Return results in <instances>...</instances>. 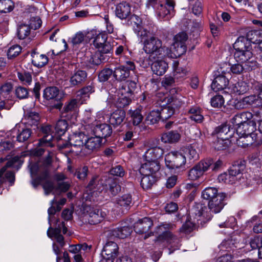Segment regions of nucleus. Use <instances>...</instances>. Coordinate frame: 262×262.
<instances>
[{
    "mask_svg": "<svg viewBox=\"0 0 262 262\" xmlns=\"http://www.w3.org/2000/svg\"><path fill=\"white\" fill-rule=\"evenodd\" d=\"M170 102L171 103V105L176 108H179L184 104V97L180 95L177 94L174 96H172L170 98Z\"/></svg>",
    "mask_w": 262,
    "mask_h": 262,
    "instance_id": "obj_61",
    "label": "nucleus"
},
{
    "mask_svg": "<svg viewBox=\"0 0 262 262\" xmlns=\"http://www.w3.org/2000/svg\"><path fill=\"white\" fill-rule=\"evenodd\" d=\"M125 113L122 110H118L113 112L110 118V123L114 125H120L124 120Z\"/></svg>",
    "mask_w": 262,
    "mask_h": 262,
    "instance_id": "obj_32",
    "label": "nucleus"
},
{
    "mask_svg": "<svg viewBox=\"0 0 262 262\" xmlns=\"http://www.w3.org/2000/svg\"><path fill=\"white\" fill-rule=\"evenodd\" d=\"M141 110L142 108H137L134 110H129L128 111V114L134 125H139L143 120V116L141 113Z\"/></svg>",
    "mask_w": 262,
    "mask_h": 262,
    "instance_id": "obj_38",
    "label": "nucleus"
},
{
    "mask_svg": "<svg viewBox=\"0 0 262 262\" xmlns=\"http://www.w3.org/2000/svg\"><path fill=\"white\" fill-rule=\"evenodd\" d=\"M31 28L26 24L19 26L17 28V34L19 39H24L27 38L30 34Z\"/></svg>",
    "mask_w": 262,
    "mask_h": 262,
    "instance_id": "obj_48",
    "label": "nucleus"
},
{
    "mask_svg": "<svg viewBox=\"0 0 262 262\" xmlns=\"http://www.w3.org/2000/svg\"><path fill=\"white\" fill-rule=\"evenodd\" d=\"M236 139V143L238 146L246 147L251 145H258L260 143L257 141V134L243 135L235 137Z\"/></svg>",
    "mask_w": 262,
    "mask_h": 262,
    "instance_id": "obj_18",
    "label": "nucleus"
},
{
    "mask_svg": "<svg viewBox=\"0 0 262 262\" xmlns=\"http://www.w3.org/2000/svg\"><path fill=\"white\" fill-rule=\"evenodd\" d=\"M110 172L112 175L121 178L123 177L125 174V171L124 168L119 165L113 166Z\"/></svg>",
    "mask_w": 262,
    "mask_h": 262,
    "instance_id": "obj_59",
    "label": "nucleus"
},
{
    "mask_svg": "<svg viewBox=\"0 0 262 262\" xmlns=\"http://www.w3.org/2000/svg\"><path fill=\"white\" fill-rule=\"evenodd\" d=\"M102 144V139L95 135L94 137H88L85 141L84 150L82 156L92 153L93 151L100 148Z\"/></svg>",
    "mask_w": 262,
    "mask_h": 262,
    "instance_id": "obj_15",
    "label": "nucleus"
},
{
    "mask_svg": "<svg viewBox=\"0 0 262 262\" xmlns=\"http://www.w3.org/2000/svg\"><path fill=\"white\" fill-rule=\"evenodd\" d=\"M127 24L132 27L135 33L138 36L143 37L148 34L147 31L142 27L141 18L136 15H132L127 20Z\"/></svg>",
    "mask_w": 262,
    "mask_h": 262,
    "instance_id": "obj_16",
    "label": "nucleus"
},
{
    "mask_svg": "<svg viewBox=\"0 0 262 262\" xmlns=\"http://www.w3.org/2000/svg\"><path fill=\"white\" fill-rule=\"evenodd\" d=\"M41 131L44 135L43 137L39 140V145L52 146L51 141L54 137V133L52 132V128L51 126L47 125L42 126Z\"/></svg>",
    "mask_w": 262,
    "mask_h": 262,
    "instance_id": "obj_21",
    "label": "nucleus"
},
{
    "mask_svg": "<svg viewBox=\"0 0 262 262\" xmlns=\"http://www.w3.org/2000/svg\"><path fill=\"white\" fill-rule=\"evenodd\" d=\"M163 154V150L160 147L156 146L148 149L144 155V158L146 160L158 161Z\"/></svg>",
    "mask_w": 262,
    "mask_h": 262,
    "instance_id": "obj_26",
    "label": "nucleus"
},
{
    "mask_svg": "<svg viewBox=\"0 0 262 262\" xmlns=\"http://www.w3.org/2000/svg\"><path fill=\"white\" fill-rule=\"evenodd\" d=\"M123 90L125 91V88H123L122 90H120L119 94H121V95L118 97L116 101V104L118 107H123L127 105L131 101L129 98L130 95L125 92H124Z\"/></svg>",
    "mask_w": 262,
    "mask_h": 262,
    "instance_id": "obj_39",
    "label": "nucleus"
},
{
    "mask_svg": "<svg viewBox=\"0 0 262 262\" xmlns=\"http://www.w3.org/2000/svg\"><path fill=\"white\" fill-rule=\"evenodd\" d=\"M216 133L217 134L219 137H227L229 135H231V137L232 136V134L234 132L233 129L230 128V126L227 124H222L220 126H218L215 130Z\"/></svg>",
    "mask_w": 262,
    "mask_h": 262,
    "instance_id": "obj_44",
    "label": "nucleus"
},
{
    "mask_svg": "<svg viewBox=\"0 0 262 262\" xmlns=\"http://www.w3.org/2000/svg\"><path fill=\"white\" fill-rule=\"evenodd\" d=\"M228 89H231V92L237 93L239 95L245 93L247 91L246 84L244 82L237 83L234 85H232V87L231 86H230Z\"/></svg>",
    "mask_w": 262,
    "mask_h": 262,
    "instance_id": "obj_52",
    "label": "nucleus"
},
{
    "mask_svg": "<svg viewBox=\"0 0 262 262\" xmlns=\"http://www.w3.org/2000/svg\"><path fill=\"white\" fill-rule=\"evenodd\" d=\"M68 128V123L65 120H58L55 127L56 133L59 136L63 135Z\"/></svg>",
    "mask_w": 262,
    "mask_h": 262,
    "instance_id": "obj_55",
    "label": "nucleus"
},
{
    "mask_svg": "<svg viewBox=\"0 0 262 262\" xmlns=\"http://www.w3.org/2000/svg\"><path fill=\"white\" fill-rule=\"evenodd\" d=\"M93 132L95 135L100 139L106 138L110 137L112 133L111 126L105 123L98 124L97 122L94 124Z\"/></svg>",
    "mask_w": 262,
    "mask_h": 262,
    "instance_id": "obj_19",
    "label": "nucleus"
},
{
    "mask_svg": "<svg viewBox=\"0 0 262 262\" xmlns=\"http://www.w3.org/2000/svg\"><path fill=\"white\" fill-rule=\"evenodd\" d=\"M211 159H206L200 161L191 169L188 173V178L191 180H195L201 177L212 164Z\"/></svg>",
    "mask_w": 262,
    "mask_h": 262,
    "instance_id": "obj_11",
    "label": "nucleus"
},
{
    "mask_svg": "<svg viewBox=\"0 0 262 262\" xmlns=\"http://www.w3.org/2000/svg\"><path fill=\"white\" fill-rule=\"evenodd\" d=\"M229 81L228 79L223 75H220L216 76L211 84L212 89L217 92L228 88Z\"/></svg>",
    "mask_w": 262,
    "mask_h": 262,
    "instance_id": "obj_25",
    "label": "nucleus"
},
{
    "mask_svg": "<svg viewBox=\"0 0 262 262\" xmlns=\"http://www.w3.org/2000/svg\"><path fill=\"white\" fill-rule=\"evenodd\" d=\"M118 247L114 242H108L103 247L102 256L105 259L106 262H114L118 254Z\"/></svg>",
    "mask_w": 262,
    "mask_h": 262,
    "instance_id": "obj_13",
    "label": "nucleus"
},
{
    "mask_svg": "<svg viewBox=\"0 0 262 262\" xmlns=\"http://www.w3.org/2000/svg\"><path fill=\"white\" fill-rule=\"evenodd\" d=\"M261 33L258 31L249 32L247 34V38L254 44H258L260 48H262V36Z\"/></svg>",
    "mask_w": 262,
    "mask_h": 262,
    "instance_id": "obj_42",
    "label": "nucleus"
},
{
    "mask_svg": "<svg viewBox=\"0 0 262 262\" xmlns=\"http://www.w3.org/2000/svg\"><path fill=\"white\" fill-rule=\"evenodd\" d=\"M211 105L213 107H221L224 104V99L222 95H217L211 99Z\"/></svg>",
    "mask_w": 262,
    "mask_h": 262,
    "instance_id": "obj_60",
    "label": "nucleus"
},
{
    "mask_svg": "<svg viewBox=\"0 0 262 262\" xmlns=\"http://www.w3.org/2000/svg\"><path fill=\"white\" fill-rule=\"evenodd\" d=\"M244 70L247 71L245 65L242 63H235L230 67V71L234 74H240Z\"/></svg>",
    "mask_w": 262,
    "mask_h": 262,
    "instance_id": "obj_64",
    "label": "nucleus"
},
{
    "mask_svg": "<svg viewBox=\"0 0 262 262\" xmlns=\"http://www.w3.org/2000/svg\"><path fill=\"white\" fill-rule=\"evenodd\" d=\"M57 224V222L56 223ZM62 232L63 234H66L67 231V229L65 226L64 223L63 222L56 225V227L53 228L51 227H49L47 231V235L51 238H54L56 239L57 242L59 244V246L57 245L55 243L53 244V250L56 255H57L56 257L57 262H70V259L68 253L67 252H64L63 254L62 257H60L58 255L61 252V248H62L65 243L64 241V238L61 234V232Z\"/></svg>",
    "mask_w": 262,
    "mask_h": 262,
    "instance_id": "obj_4",
    "label": "nucleus"
},
{
    "mask_svg": "<svg viewBox=\"0 0 262 262\" xmlns=\"http://www.w3.org/2000/svg\"><path fill=\"white\" fill-rule=\"evenodd\" d=\"M174 113V109L170 106H165L160 111L161 120L164 121L170 118Z\"/></svg>",
    "mask_w": 262,
    "mask_h": 262,
    "instance_id": "obj_51",
    "label": "nucleus"
},
{
    "mask_svg": "<svg viewBox=\"0 0 262 262\" xmlns=\"http://www.w3.org/2000/svg\"><path fill=\"white\" fill-rule=\"evenodd\" d=\"M148 3L156 10L159 19H169L173 15L174 3L171 0H148Z\"/></svg>",
    "mask_w": 262,
    "mask_h": 262,
    "instance_id": "obj_7",
    "label": "nucleus"
},
{
    "mask_svg": "<svg viewBox=\"0 0 262 262\" xmlns=\"http://www.w3.org/2000/svg\"><path fill=\"white\" fill-rule=\"evenodd\" d=\"M130 13V7L125 2H122L116 6V15L119 18L125 19Z\"/></svg>",
    "mask_w": 262,
    "mask_h": 262,
    "instance_id": "obj_28",
    "label": "nucleus"
},
{
    "mask_svg": "<svg viewBox=\"0 0 262 262\" xmlns=\"http://www.w3.org/2000/svg\"><path fill=\"white\" fill-rule=\"evenodd\" d=\"M170 227L168 224H162L157 227L156 233L159 235L156 241H161L163 239H166L169 240L170 238L173 237V234L169 231H167V229Z\"/></svg>",
    "mask_w": 262,
    "mask_h": 262,
    "instance_id": "obj_30",
    "label": "nucleus"
},
{
    "mask_svg": "<svg viewBox=\"0 0 262 262\" xmlns=\"http://www.w3.org/2000/svg\"><path fill=\"white\" fill-rule=\"evenodd\" d=\"M183 155H185L189 160H196L199 158V155L196 149L191 145L183 147L180 149Z\"/></svg>",
    "mask_w": 262,
    "mask_h": 262,
    "instance_id": "obj_41",
    "label": "nucleus"
},
{
    "mask_svg": "<svg viewBox=\"0 0 262 262\" xmlns=\"http://www.w3.org/2000/svg\"><path fill=\"white\" fill-rule=\"evenodd\" d=\"M141 180V185L143 189H148L151 187L156 181L155 175H142Z\"/></svg>",
    "mask_w": 262,
    "mask_h": 262,
    "instance_id": "obj_47",
    "label": "nucleus"
},
{
    "mask_svg": "<svg viewBox=\"0 0 262 262\" xmlns=\"http://www.w3.org/2000/svg\"><path fill=\"white\" fill-rule=\"evenodd\" d=\"M132 232L131 228L128 226H124L113 230L112 234L113 236L120 238H125L129 236Z\"/></svg>",
    "mask_w": 262,
    "mask_h": 262,
    "instance_id": "obj_40",
    "label": "nucleus"
},
{
    "mask_svg": "<svg viewBox=\"0 0 262 262\" xmlns=\"http://www.w3.org/2000/svg\"><path fill=\"white\" fill-rule=\"evenodd\" d=\"M52 163V158L49 155L43 161H39L29 165L32 180L31 183L36 188L41 184L46 195H48L54 189L53 183L50 179L49 168Z\"/></svg>",
    "mask_w": 262,
    "mask_h": 262,
    "instance_id": "obj_1",
    "label": "nucleus"
},
{
    "mask_svg": "<svg viewBox=\"0 0 262 262\" xmlns=\"http://www.w3.org/2000/svg\"><path fill=\"white\" fill-rule=\"evenodd\" d=\"M58 94L59 90L56 87H49L44 90L43 97L48 100H54L56 99Z\"/></svg>",
    "mask_w": 262,
    "mask_h": 262,
    "instance_id": "obj_45",
    "label": "nucleus"
},
{
    "mask_svg": "<svg viewBox=\"0 0 262 262\" xmlns=\"http://www.w3.org/2000/svg\"><path fill=\"white\" fill-rule=\"evenodd\" d=\"M31 56L32 62L36 67H42L48 62V58L45 55L39 54L34 52L31 54Z\"/></svg>",
    "mask_w": 262,
    "mask_h": 262,
    "instance_id": "obj_36",
    "label": "nucleus"
},
{
    "mask_svg": "<svg viewBox=\"0 0 262 262\" xmlns=\"http://www.w3.org/2000/svg\"><path fill=\"white\" fill-rule=\"evenodd\" d=\"M106 186L113 195H116L121 190L120 186L112 178L107 180Z\"/></svg>",
    "mask_w": 262,
    "mask_h": 262,
    "instance_id": "obj_46",
    "label": "nucleus"
},
{
    "mask_svg": "<svg viewBox=\"0 0 262 262\" xmlns=\"http://www.w3.org/2000/svg\"><path fill=\"white\" fill-rule=\"evenodd\" d=\"M106 213L100 210L93 209L85 216L90 224H96L102 221Z\"/></svg>",
    "mask_w": 262,
    "mask_h": 262,
    "instance_id": "obj_24",
    "label": "nucleus"
},
{
    "mask_svg": "<svg viewBox=\"0 0 262 262\" xmlns=\"http://www.w3.org/2000/svg\"><path fill=\"white\" fill-rule=\"evenodd\" d=\"M13 8L14 4L11 0H0V12H9Z\"/></svg>",
    "mask_w": 262,
    "mask_h": 262,
    "instance_id": "obj_50",
    "label": "nucleus"
},
{
    "mask_svg": "<svg viewBox=\"0 0 262 262\" xmlns=\"http://www.w3.org/2000/svg\"><path fill=\"white\" fill-rule=\"evenodd\" d=\"M19 79L26 85H30L32 82V76L29 72L18 73Z\"/></svg>",
    "mask_w": 262,
    "mask_h": 262,
    "instance_id": "obj_62",
    "label": "nucleus"
},
{
    "mask_svg": "<svg viewBox=\"0 0 262 262\" xmlns=\"http://www.w3.org/2000/svg\"><path fill=\"white\" fill-rule=\"evenodd\" d=\"M173 76L176 78L183 77L186 75L187 70L183 67H179V62L173 61L172 63Z\"/></svg>",
    "mask_w": 262,
    "mask_h": 262,
    "instance_id": "obj_49",
    "label": "nucleus"
},
{
    "mask_svg": "<svg viewBox=\"0 0 262 262\" xmlns=\"http://www.w3.org/2000/svg\"><path fill=\"white\" fill-rule=\"evenodd\" d=\"M12 90L10 83H6L0 88V94L4 98H7Z\"/></svg>",
    "mask_w": 262,
    "mask_h": 262,
    "instance_id": "obj_63",
    "label": "nucleus"
},
{
    "mask_svg": "<svg viewBox=\"0 0 262 262\" xmlns=\"http://www.w3.org/2000/svg\"><path fill=\"white\" fill-rule=\"evenodd\" d=\"M168 68V63L163 60H158L151 64V70L153 73L158 76L163 75Z\"/></svg>",
    "mask_w": 262,
    "mask_h": 262,
    "instance_id": "obj_29",
    "label": "nucleus"
},
{
    "mask_svg": "<svg viewBox=\"0 0 262 262\" xmlns=\"http://www.w3.org/2000/svg\"><path fill=\"white\" fill-rule=\"evenodd\" d=\"M181 135L174 130L169 131L162 134L161 140L164 143H176L179 141Z\"/></svg>",
    "mask_w": 262,
    "mask_h": 262,
    "instance_id": "obj_33",
    "label": "nucleus"
},
{
    "mask_svg": "<svg viewBox=\"0 0 262 262\" xmlns=\"http://www.w3.org/2000/svg\"><path fill=\"white\" fill-rule=\"evenodd\" d=\"M22 48L19 45L12 46L8 51V58H12L18 56L21 52Z\"/></svg>",
    "mask_w": 262,
    "mask_h": 262,
    "instance_id": "obj_57",
    "label": "nucleus"
},
{
    "mask_svg": "<svg viewBox=\"0 0 262 262\" xmlns=\"http://www.w3.org/2000/svg\"><path fill=\"white\" fill-rule=\"evenodd\" d=\"M226 196L225 193H220L215 199L209 201L208 207L210 210L215 213L220 212L225 205L224 201Z\"/></svg>",
    "mask_w": 262,
    "mask_h": 262,
    "instance_id": "obj_20",
    "label": "nucleus"
},
{
    "mask_svg": "<svg viewBox=\"0 0 262 262\" xmlns=\"http://www.w3.org/2000/svg\"><path fill=\"white\" fill-rule=\"evenodd\" d=\"M78 107L77 101L76 99H72L67 102L63 107V115L64 113H72L76 111Z\"/></svg>",
    "mask_w": 262,
    "mask_h": 262,
    "instance_id": "obj_54",
    "label": "nucleus"
},
{
    "mask_svg": "<svg viewBox=\"0 0 262 262\" xmlns=\"http://www.w3.org/2000/svg\"><path fill=\"white\" fill-rule=\"evenodd\" d=\"M161 120L160 111L153 110L151 111L147 116L146 121L150 124H155Z\"/></svg>",
    "mask_w": 262,
    "mask_h": 262,
    "instance_id": "obj_53",
    "label": "nucleus"
},
{
    "mask_svg": "<svg viewBox=\"0 0 262 262\" xmlns=\"http://www.w3.org/2000/svg\"><path fill=\"white\" fill-rule=\"evenodd\" d=\"M256 119L252 118L245 123L236 127V135L257 134L256 132Z\"/></svg>",
    "mask_w": 262,
    "mask_h": 262,
    "instance_id": "obj_14",
    "label": "nucleus"
},
{
    "mask_svg": "<svg viewBox=\"0 0 262 262\" xmlns=\"http://www.w3.org/2000/svg\"><path fill=\"white\" fill-rule=\"evenodd\" d=\"M220 193H217V190L214 187H208L205 188L202 193V198L204 199L211 201L217 198V195Z\"/></svg>",
    "mask_w": 262,
    "mask_h": 262,
    "instance_id": "obj_43",
    "label": "nucleus"
},
{
    "mask_svg": "<svg viewBox=\"0 0 262 262\" xmlns=\"http://www.w3.org/2000/svg\"><path fill=\"white\" fill-rule=\"evenodd\" d=\"M188 113L189 118L191 120L198 123H201L203 122L204 117L199 107L192 106L189 110Z\"/></svg>",
    "mask_w": 262,
    "mask_h": 262,
    "instance_id": "obj_37",
    "label": "nucleus"
},
{
    "mask_svg": "<svg viewBox=\"0 0 262 262\" xmlns=\"http://www.w3.org/2000/svg\"><path fill=\"white\" fill-rule=\"evenodd\" d=\"M24 123L29 126H37L39 120V114L34 112L25 113L23 119Z\"/></svg>",
    "mask_w": 262,
    "mask_h": 262,
    "instance_id": "obj_34",
    "label": "nucleus"
},
{
    "mask_svg": "<svg viewBox=\"0 0 262 262\" xmlns=\"http://www.w3.org/2000/svg\"><path fill=\"white\" fill-rule=\"evenodd\" d=\"M19 125H16L11 130L12 133L16 134V139L19 142L28 141L31 138L32 134L31 129L27 127L19 129Z\"/></svg>",
    "mask_w": 262,
    "mask_h": 262,
    "instance_id": "obj_23",
    "label": "nucleus"
},
{
    "mask_svg": "<svg viewBox=\"0 0 262 262\" xmlns=\"http://www.w3.org/2000/svg\"><path fill=\"white\" fill-rule=\"evenodd\" d=\"M165 165L169 169L183 168L186 162L185 155L181 150L172 151L165 157Z\"/></svg>",
    "mask_w": 262,
    "mask_h": 262,
    "instance_id": "obj_8",
    "label": "nucleus"
},
{
    "mask_svg": "<svg viewBox=\"0 0 262 262\" xmlns=\"http://www.w3.org/2000/svg\"><path fill=\"white\" fill-rule=\"evenodd\" d=\"M235 50L234 56L237 62L245 65L247 71H251L256 67L257 62L253 54L249 49V47L239 40H237L234 45Z\"/></svg>",
    "mask_w": 262,
    "mask_h": 262,
    "instance_id": "obj_5",
    "label": "nucleus"
},
{
    "mask_svg": "<svg viewBox=\"0 0 262 262\" xmlns=\"http://www.w3.org/2000/svg\"><path fill=\"white\" fill-rule=\"evenodd\" d=\"M257 95H250L247 97H245L243 99V101L248 104H254L257 106H261V103L260 102V100L258 98V94H256Z\"/></svg>",
    "mask_w": 262,
    "mask_h": 262,
    "instance_id": "obj_58",
    "label": "nucleus"
},
{
    "mask_svg": "<svg viewBox=\"0 0 262 262\" xmlns=\"http://www.w3.org/2000/svg\"><path fill=\"white\" fill-rule=\"evenodd\" d=\"M187 39V34L184 32H180L174 36L172 50L170 49V58H176L185 52V43Z\"/></svg>",
    "mask_w": 262,
    "mask_h": 262,
    "instance_id": "obj_9",
    "label": "nucleus"
},
{
    "mask_svg": "<svg viewBox=\"0 0 262 262\" xmlns=\"http://www.w3.org/2000/svg\"><path fill=\"white\" fill-rule=\"evenodd\" d=\"M135 68L134 62L127 61L125 65L119 66L115 69L113 71V77L117 81L125 80L129 77L130 71L134 70Z\"/></svg>",
    "mask_w": 262,
    "mask_h": 262,
    "instance_id": "obj_12",
    "label": "nucleus"
},
{
    "mask_svg": "<svg viewBox=\"0 0 262 262\" xmlns=\"http://www.w3.org/2000/svg\"><path fill=\"white\" fill-rule=\"evenodd\" d=\"M87 77L86 73L83 70H78L72 75L70 83L72 85H77L83 82Z\"/></svg>",
    "mask_w": 262,
    "mask_h": 262,
    "instance_id": "obj_35",
    "label": "nucleus"
},
{
    "mask_svg": "<svg viewBox=\"0 0 262 262\" xmlns=\"http://www.w3.org/2000/svg\"><path fill=\"white\" fill-rule=\"evenodd\" d=\"M107 35L104 31L99 32L96 34L93 45L97 52L92 56L91 62L95 65L107 61L112 53V47L110 42L107 41Z\"/></svg>",
    "mask_w": 262,
    "mask_h": 262,
    "instance_id": "obj_3",
    "label": "nucleus"
},
{
    "mask_svg": "<svg viewBox=\"0 0 262 262\" xmlns=\"http://www.w3.org/2000/svg\"><path fill=\"white\" fill-rule=\"evenodd\" d=\"M231 138V135L227 137H219L213 142V146L215 149L224 150L227 148L231 144V141L229 140Z\"/></svg>",
    "mask_w": 262,
    "mask_h": 262,
    "instance_id": "obj_31",
    "label": "nucleus"
},
{
    "mask_svg": "<svg viewBox=\"0 0 262 262\" xmlns=\"http://www.w3.org/2000/svg\"><path fill=\"white\" fill-rule=\"evenodd\" d=\"M252 114L249 112L235 115L231 120L232 124L236 127L253 118Z\"/></svg>",
    "mask_w": 262,
    "mask_h": 262,
    "instance_id": "obj_27",
    "label": "nucleus"
},
{
    "mask_svg": "<svg viewBox=\"0 0 262 262\" xmlns=\"http://www.w3.org/2000/svg\"><path fill=\"white\" fill-rule=\"evenodd\" d=\"M208 208L201 203H196L191 208L190 214V217H193V223L191 221L186 222L180 228V231L185 234L190 233L194 227V224H199V221L205 220H209L211 216L207 212Z\"/></svg>",
    "mask_w": 262,
    "mask_h": 262,
    "instance_id": "obj_6",
    "label": "nucleus"
},
{
    "mask_svg": "<svg viewBox=\"0 0 262 262\" xmlns=\"http://www.w3.org/2000/svg\"><path fill=\"white\" fill-rule=\"evenodd\" d=\"M113 70L110 68H105L102 70L99 74L98 78L101 82L107 81L112 75Z\"/></svg>",
    "mask_w": 262,
    "mask_h": 262,
    "instance_id": "obj_56",
    "label": "nucleus"
},
{
    "mask_svg": "<svg viewBox=\"0 0 262 262\" xmlns=\"http://www.w3.org/2000/svg\"><path fill=\"white\" fill-rule=\"evenodd\" d=\"M160 168L158 161L146 160L142 164L140 172L142 175H155Z\"/></svg>",
    "mask_w": 262,
    "mask_h": 262,
    "instance_id": "obj_17",
    "label": "nucleus"
},
{
    "mask_svg": "<svg viewBox=\"0 0 262 262\" xmlns=\"http://www.w3.org/2000/svg\"><path fill=\"white\" fill-rule=\"evenodd\" d=\"M86 136L82 132H76L72 134L69 138V142L71 146V151L76 155H82Z\"/></svg>",
    "mask_w": 262,
    "mask_h": 262,
    "instance_id": "obj_10",
    "label": "nucleus"
},
{
    "mask_svg": "<svg viewBox=\"0 0 262 262\" xmlns=\"http://www.w3.org/2000/svg\"><path fill=\"white\" fill-rule=\"evenodd\" d=\"M143 50L149 55L148 58L145 62V66L151 64L153 59L164 57L170 58V49L165 46L162 45L161 39L155 36H150L143 41Z\"/></svg>",
    "mask_w": 262,
    "mask_h": 262,
    "instance_id": "obj_2",
    "label": "nucleus"
},
{
    "mask_svg": "<svg viewBox=\"0 0 262 262\" xmlns=\"http://www.w3.org/2000/svg\"><path fill=\"white\" fill-rule=\"evenodd\" d=\"M152 226L151 220L148 217H144L134 224V230L137 233L146 234Z\"/></svg>",
    "mask_w": 262,
    "mask_h": 262,
    "instance_id": "obj_22",
    "label": "nucleus"
}]
</instances>
